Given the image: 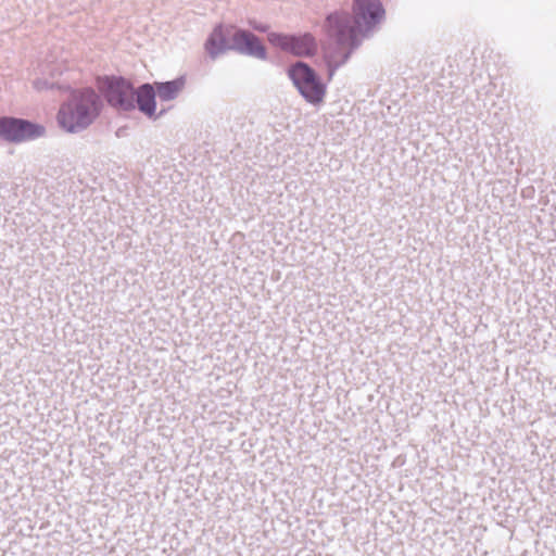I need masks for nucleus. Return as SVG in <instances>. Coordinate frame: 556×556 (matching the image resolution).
Here are the masks:
<instances>
[{
	"instance_id": "obj_1",
	"label": "nucleus",
	"mask_w": 556,
	"mask_h": 556,
	"mask_svg": "<svg viewBox=\"0 0 556 556\" xmlns=\"http://www.w3.org/2000/svg\"><path fill=\"white\" fill-rule=\"evenodd\" d=\"M101 97L92 88L72 90L58 112L59 126L70 134L87 129L100 115Z\"/></svg>"
},
{
	"instance_id": "obj_2",
	"label": "nucleus",
	"mask_w": 556,
	"mask_h": 556,
	"mask_svg": "<svg viewBox=\"0 0 556 556\" xmlns=\"http://www.w3.org/2000/svg\"><path fill=\"white\" fill-rule=\"evenodd\" d=\"M325 28L330 41L324 47V59L328 79L331 80L336 71L350 60L363 41L350 28L346 16L341 17L337 13H329L325 21Z\"/></svg>"
},
{
	"instance_id": "obj_3",
	"label": "nucleus",
	"mask_w": 556,
	"mask_h": 556,
	"mask_svg": "<svg viewBox=\"0 0 556 556\" xmlns=\"http://www.w3.org/2000/svg\"><path fill=\"white\" fill-rule=\"evenodd\" d=\"M334 13L346 16L350 28L363 40L380 24L386 11L380 0H354L353 15L339 11Z\"/></svg>"
},
{
	"instance_id": "obj_4",
	"label": "nucleus",
	"mask_w": 556,
	"mask_h": 556,
	"mask_svg": "<svg viewBox=\"0 0 556 556\" xmlns=\"http://www.w3.org/2000/svg\"><path fill=\"white\" fill-rule=\"evenodd\" d=\"M287 75L306 102L316 105L324 101L327 87L307 63L294 62L288 67Z\"/></svg>"
},
{
	"instance_id": "obj_5",
	"label": "nucleus",
	"mask_w": 556,
	"mask_h": 556,
	"mask_svg": "<svg viewBox=\"0 0 556 556\" xmlns=\"http://www.w3.org/2000/svg\"><path fill=\"white\" fill-rule=\"evenodd\" d=\"M98 89L110 106L129 112L135 110L134 85L123 76L98 77Z\"/></svg>"
},
{
	"instance_id": "obj_6",
	"label": "nucleus",
	"mask_w": 556,
	"mask_h": 556,
	"mask_svg": "<svg viewBox=\"0 0 556 556\" xmlns=\"http://www.w3.org/2000/svg\"><path fill=\"white\" fill-rule=\"evenodd\" d=\"M46 135V127L30 119L1 116L0 139L10 143H22L39 139Z\"/></svg>"
},
{
	"instance_id": "obj_7",
	"label": "nucleus",
	"mask_w": 556,
	"mask_h": 556,
	"mask_svg": "<svg viewBox=\"0 0 556 556\" xmlns=\"http://www.w3.org/2000/svg\"><path fill=\"white\" fill-rule=\"evenodd\" d=\"M268 42L283 52L298 58H309L317 53V40L311 33L286 34L270 31L267 35Z\"/></svg>"
},
{
	"instance_id": "obj_8",
	"label": "nucleus",
	"mask_w": 556,
	"mask_h": 556,
	"mask_svg": "<svg viewBox=\"0 0 556 556\" xmlns=\"http://www.w3.org/2000/svg\"><path fill=\"white\" fill-rule=\"evenodd\" d=\"M231 36V51L256 60H267L268 54L266 46L254 33L249 29L235 26V30H232Z\"/></svg>"
},
{
	"instance_id": "obj_9",
	"label": "nucleus",
	"mask_w": 556,
	"mask_h": 556,
	"mask_svg": "<svg viewBox=\"0 0 556 556\" xmlns=\"http://www.w3.org/2000/svg\"><path fill=\"white\" fill-rule=\"evenodd\" d=\"M235 25L217 24L207 36L204 49L212 61L231 51V34Z\"/></svg>"
},
{
	"instance_id": "obj_10",
	"label": "nucleus",
	"mask_w": 556,
	"mask_h": 556,
	"mask_svg": "<svg viewBox=\"0 0 556 556\" xmlns=\"http://www.w3.org/2000/svg\"><path fill=\"white\" fill-rule=\"evenodd\" d=\"M156 91L152 84L144 83L141 84L138 88L134 87V102L135 109H138L142 114L148 116L149 118L156 119L160 117L164 111H161L156 114Z\"/></svg>"
},
{
	"instance_id": "obj_11",
	"label": "nucleus",
	"mask_w": 556,
	"mask_h": 556,
	"mask_svg": "<svg viewBox=\"0 0 556 556\" xmlns=\"http://www.w3.org/2000/svg\"><path fill=\"white\" fill-rule=\"evenodd\" d=\"M156 94L162 101H170L177 98L179 92L185 86V78L182 76L173 80L154 83L153 84Z\"/></svg>"
},
{
	"instance_id": "obj_12",
	"label": "nucleus",
	"mask_w": 556,
	"mask_h": 556,
	"mask_svg": "<svg viewBox=\"0 0 556 556\" xmlns=\"http://www.w3.org/2000/svg\"><path fill=\"white\" fill-rule=\"evenodd\" d=\"M249 26L260 33H269V25L265 23L257 22L256 20H249Z\"/></svg>"
},
{
	"instance_id": "obj_13",
	"label": "nucleus",
	"mask_w": 556,
	"mask_h": 556,
	"mask_svg": "<svg viewBox=\"0 0 556 556\" xmlns=\"http://www.w3.org/2000/svg\"><path fill=\"white\" fill-rule=\"evenodd\" d=\"M34 87L37 90H43V89L52 88L53 84L48 83V80H46V79L37 78L36 80H34Z\"/></svg>"
}]
</instances>
